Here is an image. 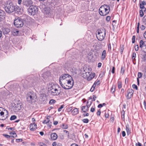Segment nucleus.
<instances>
[{
    "label": "nucleus",
    "instance_id": "f704fd0d",
    "mask_svg": "<svg viewBox=\"0 0 146 146\" xmlns=\"http://www.w3.org/2000/svg\"><path fill=\"white\" fill-rule=\"evenodd\" d=\"M83 122L85 123H87L89 122V120L88 119H84L82 120Z\"/></svg>",
    "mask_w": 146,
    "mask_h": 146
},
{
    "label": "nucleus",
    "instance_id": "e433bc0d",
    "mask_svg": "<svg viewBox=\"0 0 146 146\" xmlns=\"http://www.w3.org/2000/svg\"><path fill=\"white\" fill-rule=\"evenodd\" d=\"M140 16L141 17H142L144 15L143 12L142 10H140L139 11Z\"/></svg>",
    "mask_w": 146,
    "mask_h": 146
},
{
    "label": "nucleus",
    "instance_id": "4c0bfd02",
    "mask_svg": "<svg viewBox=\"0 0 146 146\" xmlns=\"http://www.w3.org/2000/svg\"><path fill=\"white\" fill-rule=\"evenodd\" d=\"M94 83L97 85H98L100 84V81L99 80H97Z\"/></svg>",
    "mask_w": 146,
    "mask_h": 146
},
{
    "label": "nucleus",
    "instance_id": "603ef678",
    "mask_svg": "<svg viewBox=\"0 0 146 146\" xmlns=\"http://www.w3.org/2000/svg\"><path fill=\"white\" fill-rule=\"evenodd\" d=\"M124 48L123 47H121L120 48V52L121 54H122Z\"/></svg>",
    "mask_w": 146,
    "mask_h": 146
},
{
    "label": "nucleus",
    "instance_id": "cd10ccee",
    "mask_svg": "<svg viewBox=\"0 0 146 146\" xmlns=\"http://www.w3.org/2000/svg\"><path fill=\"white\" fill-rule=\"evenodd\" d=\"M61 127L63 129H66L68 128V126L67 124L63 123L61 125Z\"/></svg>",
    "mask_w": 146,
    "mask_h": 146
},
{
    "label": "nucleus",
    "instance_id": "09e8293b",
    "mask_svg": "<svg viewBox=\"0 0 146 146\" xmlns=\"http://www.w3.org/2000/svg\"><path fill=\"white\" fill-rule=\"evenodd\" d=\"M96 114L98 116H99L101 114V111L100 110H98V112L96 113Z\"/></svg>",
    "mask_w": 146,
    "mask_h": 146
},
{
    "label": "nucleus",
    "instance_id": "9d476101",
    "mask_svg": "<svg viewBox=\"0 0 146 146\" xmlns=\"http://www.w3.org/2000/svg\"><path fill=\"white\" fill-rule=\"evenodd\" d=\"M85 74L86 76H85V78H87V80L90 81L95 76V74L93 73H92L90 72H86Z\"/></svg>",
    "mask_w": 146,
    "mask_h": 146
},
{
    "label": "nucleus",
    "instance_id": "3c124183",
    "mask_svg": "<svg viewBox=\"0 0 146 146\" xmlns=\"http://www.w3.org/2000/svg\"><path fill=\"white\" fill-rule=\"evenodd\" d=\"M121 113V115H122V116H123V119H124V115H125V111L123 110L122 111Z\"/></svg>",
    "mask_w": 146,
    "mask_h": 146
},
{
    "label": "nucleus",
    "instance_id": "b1692460",
    "mask_svg": "<svg viewBox=\"0 0 146 146\" xmlns=\"http://www.w3.org/2000/svg\"><path fill=\"white\" fill-rule=\"evenodd\" d=\"M106 55V50H104L103 51L102 53L101 59L102 60H104L105 58Z\"/></svg>",
    "mask_w": 146,
    "mask_h": 146
},
{
    "label": "nucleus",
    "instance_id": "c85d7f7f",
    "mask_svg": "<svg viewBox=\"0 0 146 146\" xmlns=\"http://www.w3.org/2000/svg\"><path fill=\"white\" fill-rule=\"evenodd\" d=\"M9 134L11 135V137H17V135L16 134L15 132H10Z\"/></svg>",
    "mask_w": 146,
    "mask_h": 146
},
{
    "label": "nucleus",
    "instance_id": "f257e3e1",
    "mask_svg": "<svg viewBox=\"0 0 146 146\" xmlns=\"http://www.w3.org/2000/svg\"><path fill=\"white\" fill-rule=\"evenodd\" d=\"M5 7V10L7 13H10L15 11L18 14L21 13L22 10L18 6L15 5L10 1H8Z\"/></svg>",
    "mask_w": 146,
    "mask_h": 146
},
{
    "label": "nucleus",
    "instance_id": "9b49d317",
    "mask_svg": "<svg viewBox=\"0 0 146 146\" xmlns=\"http://www.w3.org/2000/svg\"><path fill=\"white\" fill-rule=\"evenodd\" d=\"M0 108L2 109L4 111H1L0 112V115L1 116L3 117V118L2 119V120H4L7 118L8 116V111L5 109H3L2 108Z\"/></svg>",
    "mask_w": 146,
    "mask_h": 146
},
{
    "label": "nucleus",
    "instance_id": "ea45409f",
    "mask_svg": "<svg viewBox=\"0 0 146 146\" xmlns=\"http://www.w3.org/2000/svg\"><path fill=\"white\" fill-rule=\"evenodd\" d=\"M3 136H4V137H6L7 138H10L11 137V135H8L5 134H3Z\"/></svg>",
    "mask_w": 146,
    "mask_h": 146
},
{
    "label": "nucleus",
    "instance_id": "bb28decb",
    "mask_svg": "<svg viewBox=\"0 0 146 146\" xmlns=\"http://www.w3.org/2000/svg\"><path fill=\"white\" fill-rule=\"evenodd\" d=\"M50 117L49 116H47V118L45 120H44V121L43 122V123L44 124H47L48 123H49V122L50 121V120L48 118V117Z\"/></svg>",
    "mask_w": 146,
    "mask_h": 146
},
{
    "label": "nucleus",
    "instance_id": "8fccbe9b",
    "mask_svg": "<svg viewBox=\"0 0 146 146\" xmlns=\"http://www.w3.org/2000/svg\"><path fill=\"white\" fill-rule=\"evenodd\" d=\"M145 27L143 25H142L141 27H140V29L141 30H143L145 29Z\"/></svg>",
    "mask_w": 146,
    "mask_h": 146
},
{
    "label": "nucleus",
    "instance_id": "f8f14e48",
    "mask_svg": "<svg viewBox=\"0 0 146 146\" xmlns=\"http://www.w3.org/2000/svg\"><path fill=\"white\" fill-rule=\"evenodd\" d=\"M47 100V96L46 94L42 93L40 95V100L41 102L45 103Z\"/></svg>",
    "mask_w": 146,
    "mask_h": 146
},
{
    "label": "nucleus",
    "instance_id": "a19ab883",
    "mask_svg": "<svg viewBox=\"0 0 146 146\" xmlns=\"http://www.w3.org/2000/svg\"><path fill=\"white\" fill-rule=\"evenodd\" d=\"M135 35L133 36L132 40V43H134L135 42Z\"/></svg>",
    "mask_w": 146,
    "mask_h": 146
},
{
    "label": "nucleus",
    "instance_id": "2eb2a0df",
    "mask_svg": "<svg viewBox=\"0 0 146 146\" xmlns=\"http://www.w3.org/2000/svg\"><path fill=\"white\" fill-rule=\"evenodd\" d=\"M12 33L14 36L20 35H21L20 32L17 29H13L12 30Z\"/></svg>",
    "mask_w": 146,
    "mask_h": 146
},
{
    "label": "nucleus",
    "instance_id": "37998d69",
    "mask_svg": "<svg viewBox=\"0 0 146 146\" xmlns=\"http://www.w3.org/2000/svg\"><path fill=\"white\" fill-rule=\"evenodd\" d=\"M64 105H62L60 106V107L58 109V111H61V110L64 108Z\"/></svg>",
    "mask_w": 146,
    "mask_h": 146
},
{
    "label": "nucleus",
    "instance_id": "72a5a7b5",
    "mask_svg": "<svg viewBox=\"0 0 146 146\" xmlns=\"http://www.w3.org/2000/svg\"><path fill=\"white\" fill-rule=\"evenodd\" d=\"M136 56V54L135 52H133V54L132 59L133 60H135Z\"/></svg>",
    "mask_w": 146,
    "mask_h": 146
},
{
    "label": "nucleus",
    "instance_id": "4be33fe9",
    "mask_svg": "<svg viewBox=\"0 0 146 146\" xmlns=\"http://www.w3.org/2000/svg\"><path fill=\"white\" fill-rule=\"evenodd\" d=\"M79 111L78 108H75L71 111L72 114L73 115H75L79 113Z\"/></svg>",
    "mask_w": 146,
    "mask_h": 146
},
{
    "label": "nucleus",
    "instance_id": "dca6fc26",
    "mask_svg": "<svg viewBox=\"0 0 146 146\" xmlns=\"http://www.w3.org/2000/svg\"><path fill=\"white\" fill-rule=\"evenodd\" d=\"M23 5L27 7L31 5L32 3V1L31 0H25L23 2Z\"/></svg>",
    "mask_w": 146,
    "mask_h": 146
},
{
    "label": "nucleus",
    "instance_id": "de8ad7c7",
    "mask_svg": "<svg viewBox=\"0 0 146 146\" xmlns=\"http://www.w3.org/2000/svg\"><path fill=\"white\" fill-rule=\"evenodd\" d=\"M23 141V139H17L16 140V141L17 142H22Z\"/></svg>",
    "mask_w": 146,
    "mask_h": 146
},
{
    "label": "nucleus",
    "instance_id": "6ab92c4d",
    "mask_svg": "<svg viewBox=\"0 0 146 146\" xmlns=\"http://www.w3.org/2000/svg\"><path fill=\"white\" fill-rule=\"evenodd\" d=\"M33 96L31 93H28L27 96V100L28 101H31L33 99Z\"/></svg>",
    "mask_w": 146,
    "mask_h": 146
},
{
    "label": "nucleus",
    "instance_id": "c9c22d12",
    "mask_svg": "<svg viewBox=\"0 0 146 146\" xmlns=\"http://www.w3.org/2000/svg\"><path fill=\"white\" fill-rule=\"evenodd\" d=\"M142 74L141 72H138V77L137 78H140L142 77Z\"/></svg>",
    "mask_w": 146,
    "mask_h": 146
},
{
    "label": "nucleus",
    "instance_id": "aec40b11",
    "mask_svg": "<svg viewBox=\"0 0 146 146\" xmlns=\"http://www.w3.org/2000/svg\"><path fill=\"white\" fill-rule=\"evenodd\" d=\"M20 106L21 105L19 104H17V105L15 104V106H13L15 108V109L14 110L16 112L20 110L21 109Z\"/></svg>",
    "mask_w": 146,
    "mask_h": 146
},
{
    "label": "nucleus",
    "instance_id": "5701e85b",
    "mask_svg": "<svg viewBox=\"0 0 146 146\" xmlns=\"http://www.w3.org/2000/svg\"><path fill=\"white\" fill-rule=\"evenodd\" d=\"M5 13L3 11L0 10V18L1 19L5 18Z\"/></svg>",
    "mask_w": 146,
    "mask_h": 146
},
{
    "label": "nucleus",
    "instance_id": "bf43d9fd",
    "mask_svg": "<svg viewBox=\"0 0 146 146\" xmlns=\"http://www.w3.org/2000/svg\"><path fill=\"white\" fill-rule=\"evenodd\" d=\"M115 68L114 67H113L112 68V72L113 74L115 72Z\"/></svg>",
    "mask_w": 146,
    "mask_h": 146
},
{
    "label": "nucleus",
    "instance_id": "473e14b6",
    "mask_svg": "<svg viewBox=\"0 0 146 146\" xmlns=\"http://www.w3.org/2000/svg\"><path fill=\"white\" fill-rule=\"evenodd\" d=\"M17 118V117L15 115H12L10 118L11 120H13Z\"/></svg>",
    "mask_w": 146,
    "mask_h": 146
},
{
    "label": "nucleus",
    "instance_id": "774afa93",
    "mask_svg": "<svg viewBox=\"0 0 146 146\" xmlns=\"http://www.w3.org/2000/svg\"><path fill=\"white\" fill-rule=\"evenodd\" d=\"M71 146H78L77 144H76L75 143H73L71 145Z\"/></svg>",
    "mask_w": 146,
    "mask_h": 146
},
{
    "label": "nucleus",
    "instance_id": "052dcab7",
    "mask_svg": "<svg viewBox=\"0 0 146 146\" xmlns=\"http://www.w3.org/2000/svg\"><path fill=\"white\" fill-rule=\"evenodd\" d=\"M122 135L123 137H125V131L122 132Z\"/></svg>",
    "mask_w": 146,
    "mask_h": 146
},
{
    "label": "nucleus",
    "instance_id": "680f3d73",
    "mask_svg": "<svg viewBox=\"0 0 146 146\" xmlns=\"http://www.w3.org/2000/svg\"><path fill=\"white\" fill-rule=\"evenodd\" d=\"M22 0H18V3L19 5H20L22 2Z\"/></svg>",
    "mask_w": 146,
    "mask_h": 146
},
{
    "label": "nucleus",
    "instance_id": "f03ea898",
    "mask_svg": "<svg viewBox=\"0 0 146 146\" xmlns=\"http://www.w3.org/2000/svg\"><path fill=\"white\" fill-rule=\"evenodd\" d=\"M48 87L49 92L51 95L58 96L60 94L61 91L59 88V86L56 84L50 82L48 85Z\"/></svg>",
    "mask_w": 146,
    "mask_h": 146
},
{
    "label": "nucleus",
    "instance_id": "0e129e2a",
    "mask_svg": "<svg viewBox=\"0 0 146 146\" xmlns=\"http://www.w3.org/2000/svg\"><path fill=\"white\" fill-rule=\"evenodd\" d=\"M102 63L100 62H99L98 64V68H100L101 66H102Z\"/></svg>",
    "mask_w": 146,
    "mask_h": 146
},
{
    "label": "nucleus",
    "instance_id": "7ed1b4c3",
    "mask_svg": "<svg viewBox=\"0 0 146 146\" xmlns=\"http://www.w3.org/2000/svg\"><path fill=\"white\" fill-rule=\"evenodd\" d=\"M99 11L101 15H106L109 13L110 11V6L107 5H102L100 7Z\"/></svg>",
    "mask_w": 146,
    "mask_h": 146
},
{
    "label": "nucleus",
    "instance_id": "393cba45",
    "mask_svg": "<svg viewBox=\"0 0 146 146\" xmlns=\"http://www.w3.org/2000/svg\"><path fill=\"white\" fill-rule=\"evenodd\" d=\"M49 74L48 72H45L42 74V77L44 79H46L48 77Z\"/></svg>",
    "mask_w": 146,
    "mask_h": 146
},
{
    "label": "nucleus",
    "instance_id": "7c9ffc66",
    "mask_svg": "<svg viewBox=\"0 0 146 146\" xmlns=\"http://www.w3.org/2000/svg\"><path fill=\"white\" fill-rule=\"evenodd\" d=\"M56 102V101L55 100L52 99L50 101L49 103L50 104H55Z\"/></svg>",
    "mask_w": 146,
    "mask_h": 146
},
{
    "label": "nucleus",
    "instance_id": "4d7b16f0",
    "mask_svg": "<svg viewBox=\"0 0 146 146\" xmlns=\"http://www.w3.org/2000/svg\"><path fill=\"white\" fill-rule=\"evenodd\" d=\"M52 123L51 122H49L48 124V127L49 128H50L52 126Z\"/></svg>",
    "mask_w": 146,
    "mask_h": 146
},
{
    "label": "nucleus",
    "instance_id": "338daca9",
    "mask_svg": "<svg viewBox=\"0 0 146 146\" xmlns=\"http://www.w3.org/2000/svg\"><path fill=\"white\" fill-rule=\"evenodd\" d=\"M143 104L145 107V109H146V102L145 101H144Z\"/></svg>",
    "mask_w": 146,
    "mask_h": 146
},
{
    "label": "nucleus",
    "instance_id": "864d4df0",
    "mask_svg": "<svg viewBox=\"0 0 146 146\" xmlns=\"http://www.w3.org/2000/svg\"><path fill=\"white\" fill-rule=\"evenodd\" d=\"M72 107H70L67 109L68 111H70L72 110Z\"/></svg>",
    "mask_w": 146,
    "mask_h": 146
},
{
    "label": "nucleus",
    "instance_id": "20e7f679",
    "mask_svg": "<svg viewBox=\"0 0 146 146\" xmlns=\"http://www.w3.org/2000/svg\"><path fill=\"white\" fill-rule=\"evenodd\" d=\"M74 84L73 80L72 78L68 79L65 81L64 83L60 84L61 86L65 89H71L73 86Z\"/></svg>",
    "mask_w": 146,
    "mask_h": 146
},
{
    "label": "nucleus",
    "instance_id": "a18cd8bd",
    "mask_svg": "<svg viewBox=\"0 0 146 146\" xmlns=\"http://www.w3.org/2000/svg\"><path fill=\"white\" fill-rule=\"evenodd\" d=\"M118 87L119 88H120L122 87L121 83L120 82H119L118 83Z\"/></svg>",
    "mask_w": 146,
    "mask_h": 146
},
{
    "label": "nucleus",
    "instance_id": "13d9d810",
    "mask_svg": "<svg viewBox=\"0 0 146 146\" xmlns=\"http://www.w3.org/2000/svg\"><path fill=\"white\" fill-rule=\"evenodd\" d=\"M95 111V108H92L90 109V111L92 112H94Z\"/></svg>",
    "mask_w": 146,
    "mask_h": 146
},
{
    "label": "nucleus",
    "instance_id": "423d86ee",
    "mask_svg": "<svg viewBox=\"0 0 146 146\" xmlns=\"http://www.w3.org/2000/svg\"><path fill=\"white\" fill-rule=\"evenodd\" d=\"M69 79L72 80V77L70 75L67 74H62L59 78L60 84L64 83Z\"/></svg>",
    "mask_w": 146,
    "mask_h": 146
},
{
    "label": "nucleus",
    "instance_id": "49530a36",
    "mask_svg": "<svg viewBox=\"0 0 146 146\" xmlns=\"http://www.w3.org/2000/svg\"><path fill=\"white\" fill-rule=\"evenodd\" d=\"M124 69L123 67H122L121 71V73L122 74H123L124 73Z\"/></svg>",
    "mask_w": 146,
    "mask_h": 146
},
{
    "label": "nucleus",
    "instance_id": "e2e57ef3",
    "mask_svg": "<svg viewBox=\"0 0 146 146\" xmlns=\"http://www.w3.org/2000/svg\"><path fill=\"white\" fill-rule=\"evenodd\" d=\"M89 113H87L86 114L84 113L83 114V115L84 117L85 116H87L89 115Z\"/></svg>",
    "mask_w": 146,
    "mask_h": 146
},
{
    "label": "nucleus",
    "instance_id": "1a4fd4ad",
    "mask_svg": "<svg viewBox=\"0 0 146 146\" xmlns=\"http://www.w3.org/2000/svg\"><path fill=\"white\" fill-rule=\"evenodd\" d=\"M42 11L46 17L49 16L51 14V9L48 7L43 8Z\"/></svg>",
    "mask_w": 146,
    "mask_h": 146
},
{
    "label": "nucleus",
    "instance_id": "c756f323",
    "mask_svg": "<svg viewBox=\"0 0 146 146\" xmlns=\"http://www.w3.org/2000/svg\"><path fill=\"white\" fill-rule=\"evenodd\" d=\"M116 87L115 85H113L112 86L111 89V92L113 93L115 91V89Z\"/></svg>",
    "mask_w": 146,
    "mask_h": 146
},
{
    "label": "nucleus",
    "instance_id": "58836bf2",
    "mask_svg": "<svg viewBox=\"0 0 146 146\" xmlns=\"http://www.w3.org/2000/svg\"><path fill=\"white\" fill-rule=\"evenodd\" d=\"M143 22L145 23V24L146 25V15L145 16L143 19Z\"/></svg>",
    "mask_w": 146,
    "mask_h": 146
},
{
    "label": "nucleus",
    "instance_id": "6e6d98bb",
    "mask_svg": "<svg viewBox=\"0 0 146 146\" xmlns=\"http://www.w3.org/2000/svg\"><path fill=\"white\" fill-rule=\"evenodd\" d=\"M110 16H108L106 17V20L107 21H110Z\"/></svg>",
    "mask_w": 146,
    "mask_h": 146
},
{
    "label": "nucleus",
    "instance_id": "c03bdc74",
    "mask_svg": "<svg viewBox=\"0 0 146 146\" xmlns=\"http://www.w3.org/2000/svg\"><path fill=\"white\" fill-rule=\"evenodd\" d=\"M139 47L138 45L137 44V45H135V50L136 51L138 50V49H139Z\"/></svg>",
    "mask_w": 146,
    "mask_h": 146
},
{
    "label": "nucleus",
    "instance_id": "f3484780",
    "mask_svg": "<svg viewBox=\"0 0 146 146\" xmlns=\"http://www.w3.org/2000/svg\"><path fill=\"white\" fill-rule=\"evenodd\" d=\"M146 5V3L145 1L140 2V8L142 9H144V11L146 10V9L145 8L144 5Z\"/></svg>",
    "mask_w": 146,
    "mask_h": 146
},
{
    "label": "nucleus",
    "instance_id": "4468645a",
    "mask_svg": "<svg viewBox=\"0 0 146 146\" xmlns=\"http://www.w3.org/2000/svg\"><path fill=\"white\" fill-rule=\"evenodd\" d=\"M128 94L126 96L127 99H130L133 96V91L132 89H129L127 91Z\"/></svg>",
    "mask_w": 146,
    "mask_h": 146
},
{
    "label": "nucleus",
    "instance_id": "ddd939ff",
    "mask_svg": "<svg viewBox=\"0 0 146 146\" xmlns=\"http://www.w3.org/2000/svg\"><path fill=\"white\" fill-rule=\"evenodd\" d=\"M146 46V41H143L141 40L139 42V47L141 48L142 51Z\"/></svg>",
    "mask_w": 146,
    "mask_h": 146
},
{
    "label": "nucleus",
    "instance_id": "79ce46f5",
    "mask_svg": "<svg viewBox=\"0 0 146 146\" xmlns=\"http://www.w3.org/2000/svg\"><path fill=\"white\" fill-rule=\"evenodd\" d=\"M132 87L133 88L135 89L136 90H137L138 89L137 86L135 84H133L132 85Z\"/></svg>",
    "mask_w": 146,
    "mask_h": 146
},
{
    "label": "nucleus",
    "instance_id": "6e6552de",
    "mask_svg": "<svg viewBox=\"0 0 146 146\" xmlns=\"http://www.w3.org/2000/svg\"><path fill=\"white\" fill-rule=\"evenodd\" d=\"M36 7L33 5L30 6L28 9V12L29 15L33 16L36 15Z\"/></svg>",
    "mask_w": 146,
    "mask_h": 146
},
{
    "label": "nucleus",
    "instance_id": "39448f33",
    "mask_svg": "<svg viewBox=\"0 0 146 146\" xmlns=\"http://www.w3.org/2000/svg\"><path fill=\"white\" fill-rule=\"evenodd\" d=\"M106 35V31L105 29H98V33L96 34V37L100 41H102Z\"/></svg>",
    "mask_w": 146,
    "mask_h": 146
},
{
    "label": "nucleus",
    "instance_id": "69168bd1",
    "mask_svg": "<svg viewBox=\"0 0 146 146\" xmlns=\"http://www.w3.org/2000/svg\"><path fill=\"white\" fill-rule=\"evenodd\" d=\"M109 115L108 113L107 114L106 113H105V117L106 118H108L109 117Z\"/></svg>",
    "mask_w": 146,
    "mask_h": 146
},
{
    "label": "nucleus",
    "instance_id": "a211bd4d",
    "mask_svg": "<svg viewBox=\"0 0 146 146\" xmlns=\"http://www.w3.org/2000/svg\"><path fill=\"white\" fill-rule=\"evenodd\" d=\"M30 128L31 131H33L36 130V124L33 123L30 125Z\"/></svg>",
    "mask_w": 146,
    "mask_h": 146
},
{
    "label": "nucleus",
    "instance_id": "412c9836",
    "mask_svg": "<svg viewBox=\"0 0 146 146\" xmlns=\"http://www.w3.org/2000/svg\"><path fill=\"white\" fill-rule=\"evenodd\" d=\"M50 137L52 140H55L57 139L58 136L56 133H52L51 134Z\"/></svg>",
    "mask_w": 146,
    "mask_h": 146
},
{
    "label": "nucleus",
    "instance_id": "a878e982",
    "mask_svg": "<svg viewBox=\"0 0 146 146\" xmlns=\"http://www.w3.org/2000/svg\"><path fill=\"white\" fill-rule=\"evenodd\" d=\"M81 110L84 112H85L86 111H88V108H86V106H83L81 107Z\"/></svg>",
    "mask_w": 146,
    "mask_h": 146
},
{
    "label": "nucleus",
    "instance_id": "0eeeda50",
    "mask_svg": "<svg viewBox=\"0 0 146 146\" xmlns=\"http://www.w3.org/2000/svg\"><path fill=\"white\" fill-rule=\"evenodd\" d=\"M14 24L15 27L19 28L22 27L24 24L22 20L19 18L15 20Z\"/></svg>",
    "mask_w": 146,
    "mask_h": 146
},
{
    "label": "nucleus",
    "instance_id": "2f4dec72",
    "mask_svg": "<svg viewBox=\"0 0 146 146\" xmlns=\"http://www.w3.org/2000/svg\"><path fill=\"white\" fill-rule=\"evenodd\" d=\"M126 130L127 133L128 135H129V134H130L131 133L130 130L129 128L128 127L126 126Z\"/></svg>",
    "mask_w": 146,
    "mask_h": 146
},
{
    "label": "nucleus",
    "instance_id": "5fc2aeb1",
    "mask_svg": "<svg viewBox=\"0 0 146 146\" xmlns=\"http://www.w3.org/2000/svg\"><path fill=\"white\" fill-rule=\"evenodd\" d=\"M136 146H142L141 143L139 142H138L137 143H136L135 144Z\"/></svg>",
    "mask_w": 146,
    "mask_h": 146
}]
</instances>
